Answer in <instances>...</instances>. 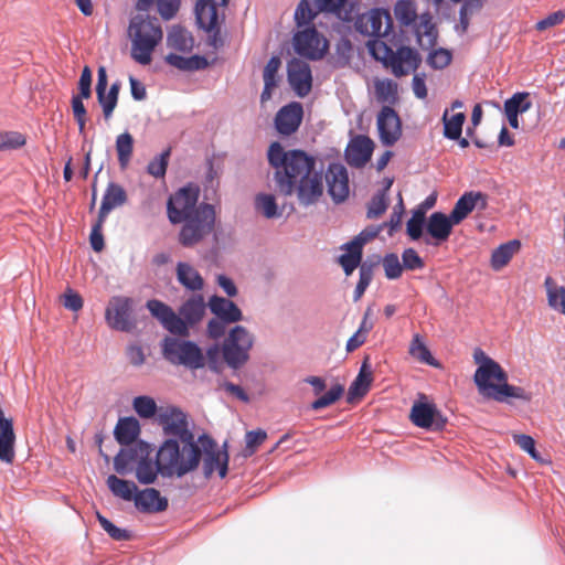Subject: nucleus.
I'll list each match as a JSON object with an SVG mask.
<instances>
[{"label": "nucleus", "mask_w": 565, "mask_h": 565, "mask_svg": "<svg viewBox=\"0 0 565 565\" xmlns=\"http://www.w3.org/2000/svg\"><path fill=\"white\" fill-rule=\"evenodd\" d=\"M166 436H174L182 444L179 459V478L199 468L202 460V470L205 479H210L217 471L221 479L228 472V443L225 440L222 448L216 440L206 433L195 439L188 423L186 414L178 406H168L158 415Z\"/></svg>", "instance_id": "nucleus-1"}, {"label": "nucleus", "mask_w": 565, "mask_h": 565, "mask_svg": "<svg viewBox=\"0 0 565 565\" xmlns=\"http://www.w3.org/2000/svg\"><path fill=\"white\" fill-rule=\"evenodd\" d=\"M268 163L276 169L274 180L278 191L289 196L294 193L300 205L316 204L323 194V166L317 168V159L301 149L286 151L279 141L270 143Z\"/></svg>", "instance_id": "nucleus-2"}, {"label": "nucleus", "mask_w": 565, "mask_h": 565, "mask_svg": "<svg viewBox=\"0 0 565 565\" xmlns=\"http://www.w3.org/2000/svg\"><path fill=\"white\" fill-rule=\"evenodd\" d=\"M199 201V188L186 185L167 201V215L171 224H182L178 242L191 248L201 243L215 226L216 213L213 204Z\"/></svg>", "instance_id": "nucleus-3"}, {"label": "nucleus", "mask_w": 565, "mask_h": 565, "mask_svg": "<svg viewBox=\"0 0 565 565\" xmlns=\"http://www.w3.org/2000/svg\"><path fill=\"white\" fill-rule=\"evenodd\" d=\"M180 444L174 436L167 438L159 447L156 458H142L135 467L136 478L141 484H151L158 475L163 478H179Z\"/></svg>", "instance_id": "nucleus-4"}, {"label": "nucleus", "mask_w": 565, "mask_h": 565, "mask_svg": "<svg viewBox=\"0 0 565 565\" xmlns=\"http://www.w3.org/2000/svg\"><path fill=\"white\" fill-rule=\"evenodd\" d=\"M162 29L156 17L136 14L129 21L128 36L131 40V56L141 64L151 62V54L162 40Z\"/></svg>", "instance_id": "nucleus-5"}, {"label": "nucleus", "mask_w": 565, "mask_h": 565, "mask_svg": "<svg viewBox=\"0 0 565 565\" xmlns=\"http://www.w3.org/2000/svg\"><path fill=\"white\" fill-rule=\"evenodd\" d=\"M367 50L372 58L391 68L395 77H402L409 72H416L422 64V55L416 49L401 45L396 51L384 41L369 40Z\"/></svg>", "instance_id": "nucleus-6"}, {"label": "nucleus", "mask_w": 565, "mask_h": 565, "mask_svg": "<svg viewBox=\"0 0 565 565\" xmlns=\"http://www.w3.org/2000/svg\"><path fill=\"white\" fill-rule=\"evenodd\" d=\"M161 352L172 365L195 371L205 366V356L199 344L192 340L166 337L161 342Z\"/></svg>", "instance_id": "nucleus-7"}, {"label": "nucleus", "mask_w": 565, "mask_h": 565, "mask_svg": "<svg viewBox=\"0 0 565 565\" xmlns=\"http://www.w3.org/2000/svg\"><path fill=\"white\" fill-rule=\"evenodd\" d=\"M230 0H198L194 7V15L198 26L207 32L209 45L220 49L224 45L222 38V23L225 15H218L217 7H227Z\"/></svg>", "instance_id": "nucleus-8"}, {"label": "nucleus", "mask_w": 565, "mask_h": 565, "mask_svg": "<svg viewBox=\"0 0 565 565\" xmlns=\"http://www.w3.org/2000/svg\"><path fill=\"white\" fill-rule=\"evenodd\" d=\"M254 337L243 326L233 327L222 345L223 360L232 370H239L249 360Z\"/></svg>", "instance_id": "nucleus-9"}, {"label": "nucleus", "mask_w": 565, "mask_h": 565, "mask_svg": "<svg viewBox=\"0 0 565 565\" xmlns=\"http://www.w3.org/2000/svg\"><path fill=\"white\" fill-rule=\"evenodd\" d=\"M348 0H300L295 10L297 26L308 25L321 12L332 13L344 22L352 20L351 9H345Z\"/></svg>", "instance_id": "nucleus-10"}, {"label": "nucleus", "mask_w": 565, "mask_h": 565, "mask_svg": "<svg viewBox=\"0 0 565 565\" xmlns=\"http://www.w3.org/2000/svg\"><path fill=\"white\" fill-rule=\"evenodd\" d=\"M355 29L362 35L380 41V38L388 36L393 32L394 23L387 9L373 8L369 14L358 17Z\"/></svg>", "instance_id": "nucleus-11"}, {"label": "nucleus", "mask_w": 565, "mask_h": 565, "mask_svg": "<svg viewBox=\"0 0 565 565\" xmlns=\"http://www.w3.org/2000/svg\"><path fill=\"white\" fill-rule=\"evenodd\" d=\"M132 306V299L129 297H113L105 310V319L108 327L116 331L131 332L136 328Z\"/></svg>", "instance_id": "nucleus-12"}, {"label": "nucleus", "mask_w": 565, "mask_h": 565, "mask_svg": "<svg viewBox=\"0 0 565 565\" xmlns=\"http://www.w3.org/2000/svg\"><path fill=\"white\" fill-rule=\"evenodd\" d=\"M294 50L301 57L318 61L324 56L328 42L315 25H309L294 35Z\"/></svg>", "instance_id": "nucleus-13"}, {"label": "nucleus", "mask_w": 565, "mask_h": 565, "mask_svg": "<svg viewBox=\"0 0 565 565\" xmlns=\"http://www.w3.org/2000/svg\"><path fill=\"white\" fill-rule=\"evenodd\" d=\"M126 447L121 448L114 458V469L121 476L130 473L135 469V465L137 466L142 458L153 451L152 445L142 439Z\"/></svg>", "instance_id": "nucleus-14"}, {"label": "nucleus", "mask_w": 565, "mask_h": 565, "mask_svg": "<svg viewBox=\"0 0 565 565\" xmlns=\"http://www.w3.org/2000/svg\"><path fill=\"white\" fill-rule=\"evenodd\" d=\"M411 420L419 428L440 431L447 424V418L434 403H414L411 409Z\"/></svg>", "instance_id": "nucleus-15"}, {"label": "nucleus", "mask_w": 565, "mask_h": 565, "mask_svg": "<svg viewBox=\"0 0 565 565\" xmlns=\"http://www.w3.org/2000/svg\"><path fill=\"white\" fill-rule=\"evenodd\" d=\"M379 138L383 146L392 147L402 137V121L397 111L390 105L383 106L377 114Z\"/></svg>", "instance_id": "nucleus-16"}, {"label": "nucleus", "mask_w": 565, "mask_h": 565, "mask_svg": "<svg viewBox=\"0 0 565 565\" xmlns=\"http://www.w3.org/2000/svg\"><path fill=\"white\" fill-rule=\"evenodd\" d=\"M455 225H458L451 220L450 214L444 212H434L427 218L426 236L424 243L427 246L438 247L449 239Z\"/></svg>", "instance_id": "nucleus-17"}, {"label": "nucleus", "mask_w": 565, "mask_h": 565, "mask_svg": "<svg viewBox=\"0 0 565 565\" xmlns=\"http://www.w3.org/2000/svg\"><path fill=\"white\" fill-rule=\"evenodd\" d=\"M488 398H492L499 403H509V398L520 399L524 403L532 401L533 394L521 386L511 385L508 383V373L505 372V380L492 383L491 380L488 385L479 390Z\"/></svg>", "instance_id": "nucleus-18"}, {"label": "nucleus", "mask_w": 565, "mask_h": 565, "mask_svg": "<svg viewBox=\"0 0 565 565\" xmlns=\"http://www.w3.org/2000/svg\"><path fill=\"white\" fill-rule=\"evenodd\" d=\"M473 359L475 362L479 364L473 375V381L478 390L488 385V382L492 379L495 381L505 380V371L502 366L488 356L481 349L478 348L475 350Z\"/></svg>", "instance_id": "nucleus-19"}, {"label": "nucleus", "mask_w": 565, "mask_h": 565, "mask_svg": "<svg viewBox=\"0 0 565 565\" xmlns=\"http://www.w3.org/2000/svg\"><path fill=\"white\" fill-rule=\"evenodd\" d=\"M328 193L335 204L343 203L349 196V174L347 168L338 162L330 163L326 173Z\"/></svg>", "instance_id": "nucleus-20"}, {"label": "nucleus", "mask_w": 565, "mask_h": 565, "mask_svg": "<svg viewBox=\"0 0 565 565\" xmlns=\"http://www.w3.org/2000/svg\"><path fill=\"white\" fill-rule=\"evenodd\" d=\"M374 141L365 135H356L352 138L344 151V158L350 167L361 169L371 160L374 151Z\"/></svg>", "instance_id": "nucleus-21"}, {"label": "nucleus", "mask_w": 565, "mask_h": 565, "mask_svg": "<svg viewBox=\"0 0 565 565\" xmlns=\"http://www.w3.org/2000/svg\"><path fill=\"white\" fill-rule=\"evenodd\" d=\"M287 79L298 97L307 96L312 87L310 65L298 58H292L287 65Z\"/></svg>", "instance_id": "nucleus-22"}, {"label": "nucleus", "mask_w": 565, "mask_h": 565, "mask_svg": "<svg viewBox=\"0 0 565 565\" xmlns=\"http://www.w3.org/2000/svg\"><path fill=\"white\" fill-rule=\"evenodd\" d=\"M302 118V105L298 102H291L277 111L274 119L275 128L280 135L290 136L299 129Z\"/></svg>", "instance_id": "nucleus-23"}, {"label": "nucleus", "mask_w": 565, "mask_h": 565, "mask_svg": "<svg viewBox=\"0 0 565 565\" xmlns=\"http://www.w3.org/2000/svg\"><path fill=\"white\" fill-rule=\"evenodd\" d=\"M17 436L13 427V419L6 417L0 407V461L12 465L15 458Z\"/></svg>", "instance_id": "nucleus-24"}, {"label": "nucleus", "mask_w": 565, "mask_h": 565, "mask_svg": "<svg viewBox=\"0 0 565 565\" xmlns=\"http://www.w3.org/2000/svg\"><path fill=\"white\" fill-rule=\"evenodd\" d=\"M210 311L220 320L235 323L243 319V312L238 306L228 298L213 295L207 302Z\"/></svg>", "instance_id": "nucleus-25"}, {"label": "nucleus", "mask_w": 565, "mask_h": 565, "mask_svg": "<svg viewBox=\"0 0 565 565\" xmlns=\"http://www.w3.org/2000/svg\"><path fill=\"white\" fill-rule=\"evenodd\" d=\"M362 237H354L350 242H347L341 245V249L345 250V253L341 254L338 257V263L342 267L345 276H350L355 268L362 265L363 258V246L364 244L361 242Z\"/></svg>", "instance_id": "nucleus-26"}, {"label": "nucleus", "mask_w": 565, "mask_h": 565, "mask_svg": "<svg viewBox=\"0 0 565 565\" xmlns=\"http://www.w3.org/2000/svg\"><path fill=\"white\" fill-rule=\"evenodd\" d=\"M168 505V499L154 488H146L139 491L135 498V507L143 513L163 512Z\"/></svg>", "instance_id": "nucleus-27"}, {"label": "nucleus", "mask_w": 565, "mask_h": 565, "mask_svg": "<svg viewBox=\"0 0 565 565\" xmlns=\"http://www.w3.org/2000/svg\"><path fill=\"white\" fill-rule=\"evenodd\" d=\"M127 200L126 190L116 182H109L105 189L97 216L106 220L114 209L124 205Z\"/></svg>", "instance_id": "nucleus-28"}, {"label": "nucleus", "mask_w": 565, "mask_h": 565, "mask_svg": "<svg viewBox=\"0 0 565 565\" xmlns=\"http://www.w3.org/2000/svg\"><path fill=\"white\" fill-rule=\"evenodd\" d=\"M206 306L207 303L204 302V298L201 294L192 295L181 305L179 313L186 322L188 329L194 327L203 319Z\"/></svg>", "instance_id": "nucleus-29"}, {"label": "nucleus", "mask_w": 565, "mask_h": 565, "mask_svg": "<svg viewBox=\"0 0 565 565\" xmlns=\"http://www.w3.org/2000/svg\"><path fill=\"white\" fill-rule=\"evenodd\" d=\"M373 381V374L369 358L362 362L358 376L351 383L348 390V402L351 403L355 398H362L366 395Z\"/></svg>", "instance_id": "nucleus-30"}, {"label": "nucleus", "mask_w": 565, "mask_h": 565, "mask_svg": "<svg viewBox=\"0 0 565 565\" xmlns=\"http://www.w3.org/2000/svg\"><path fill=\"white\" fill-rule=\"evenodd\" d=\"M139 434L140 424L134 416L119 418L114 429V437L121 446H129L139 440Z\"/></svg>", "instance_id": "nucleus-31"}, {"label": "nucleus", "mask_w": 565, "mask_h": 565, "mask_svg": "<svg viewBox=\"0 0 565 565\" xmlns=\"http://www.w3.org/2000/svg\"><path fill=\"white\" fill-rule=\"evenodd\" d=\"M478 200L484 202L483 193L480 191L465 192L455 203L454 209L449 213L451 220L460 224L478 205Z\"/></svg>", "instance_id": "nucleus-32"}, {"label": "nucleus", "mask_w": 565, "mask_h": 565, "mask_svg": "<svg viewBox=\"0 0 565 565\" xmlns=\"http://www.w3.org/2000/svg\"><path fill=\"white\" fill-rule=\"evenodd\" d=\"M166 63L183 72H196L205 70L209 66V61L205 56L194 54L185 57L177 53H169L164 57Z\"/></svg>", "instance_id": "nucleus-33"}, {"label": "nucleus", "mask_w": 565, "mask_h": 565, "mask_svg": "<svg viewBox=\"0 0 565 565\" xmlns=\"http://www.w3.org/2000/svg\"><path fill=\"white\" fill-rule=\"evenodd\" d=\"M167 45L174 51L190 53L194 47V38L185 28L173 25L167 35Z\"/></svg>", "instance_id": "nucleus-34"}, {"label": "nucleus", "mask_w": 565, "mask_h": 565, "mask_svg": "<svg viewBox=\"0 0 565 565\" xmlns=\"http://www.w3.org/2000/svg\"><path fill=\"white\" fill-rule=\"evenodd\" d=\"M177 280L185 289L198 291L203 288L204 281L200 273L189 263L179 262L177 264Z\"/></svg>", "instance_id": "nucleus-35"}, {"label": "nucleus", "mask_w": 565, "mask_h": 565, "mask_svg": "<svg viewBox=\"0 0 565 565\" xmlns=\"http://www.w3.org/2000/svg\"><path fill=\"white\" fill-rule=\"evenodd\" d=\"M381 257L374 256L372 259L366 258L360 267L359 273V281L355 286L354 292H353V300L358 301L361 299L367 287L370 286L373 275H374V268L380 264Z\"/></svg>", "instance_id": "nucleus-36"}, {"label": "nucleus", "mask_w": 565, "mask_h": 565, "mask_svg": "<svg viewBox=\"0 0 565 565\" xmlns=\"http://www.w3.org/2000/svg\"><path fill=\"white\" fill-rule=\"evenodd\" d=\"M521 248L519 239H511L507 243L499 245L491 254V267L494 270H500L513 257V255Z\"/></svg>", "instance_id": "nucleus-37"}, {"label": "nucleus", "mask_w": 565, "mask_h": 565, "mask_svg": "<svg viewBox=\"0 0 565 565\" xmlns=\"http://www.w3.org/2000/svg\"><path fill=\"white\" fill-rule=\"evenodd\" d=\"M106 484L115 497L125 501H135L136 494L139 492L134 481L120 479L115 475L108 476Z\"/></svg>", "instance_id": "nucleus-38"}, {"label": "nucleus", "mask_w": 565, "mask_h": 565, "mask_svg": "<svg viewBox=\"0 0 565 565\" xmlns=\"http://www.w3.org/2000/svg\"><path fill=\"white\" fill-rule=\"evenodd\" d=\"M418 19L419 22H415L413 25L417 42L422 45V36L425 35L428 38L429 46H435L437 43L438 32L433 22L431 13L429 11H425L419 14Z\"/></svg>", "instance_id": "nucleus-39"}, {"label": "nucleus", "mask_w": 565, "mask_h": 565, "mask_svg": "<svg viewBox=\"0 0 565 565\" xmlns=\"http://www.w3.org/2000/svg\"><path fill=\"white\" fill-rule=\"evenodd\" d=\"M465 120L466 115L463 113L454 114L448 118V109H446L443 114L444 137L449 140L459 139Z\"/></svg>", "instance_id": "nucleus-40"}, {"label": "nucleus", "mask_w": 565, "mask_h": 565, "mask_svg": "<svg viewBox=\"0 0 565 565\" xmlns=\"http://www.w3.org/2000/svg\"><path fill=\"white\" fill-rule=\"evenodd\" d=\"M394 14L403 26H413L416 19V6L413 0H398L394 6Z\"/></svg>", "instance_id": "nucleus-41"}, {"label": "nucleus", "mask_w": 565, "mask_h": 565, "mask_svg": "<svg viewBox=\"0 0 565 565\" xmlns=\"http://www.w3.org/2000/svg\"><path fill=\"white\" fill-rule=\"evenodd\" d=\"M116 150L120 168H127L134 150V138L128 131H125L117 136Z\"/></svg>", "instance_id": "nucleus-42"}, {"label": "nucleus", "mask_w": 565, "mask_h": 565, "mask_svg": "<svg viewBox=\"0 0 565 565\" xmlns=\"http://www.w3.org/2000/svg\"><path fill=\"white\" fill-rule=\"evenodd\" d=\"M530 93L527 92H516L510 98L504 102V111H509L512 114H524L532 107V102L530 100Z\"/></svg>", "instance_id": "nucleus-43"}, {"label": "nucleus", "mask_w": 565, "mask_h": 565, "mask_svg": "<svg viewBox=\"0 0 565 565\" xmlns=\"http://www.w3.org/2000/svg\"><path fill=\"white\" fill-rule=\"evenodd\" d=\"M482 0H463L459 10V23L455 26V30L459 34L467 32L469 26V17L482 8Z\"/></svg>", "instance_id": "nucleus-44"}, {"label": "nucleus", "mask_w": 565, "mask_h": 565, "mask_svg": "<svg viewBox=\"0 0 565 565\" xmlns=\"http://www.w3.org/2000/svg\"><path fill=\"white\" fill-rule=\"evenodd\" d=\"M427 218L422 216L420 212L413 211L411 218L406 222V234L412 241L424 239V232L426 231Z\"/></svg>", "instance_id": "nucleus-45"}, {"label": "nucleus", "mask_w": 565, "mask_h": 565, "mask_svg": "<svg viewBox=\"0 0 565 565\" xmlns=\"http://www.w3.org/2000/svg\"><path fill=\"white\" fill-rule=\"evenodd\" d=\"M344 393V386L342 384H334L330 387V390L323 394L320 395L317 399H315L310 404V408L312 411H320L326 407L331 406L334 404Z\"/></svg>", "instance_id": "nucleus-46"}, {"label": "nucleus", "mask_w": 565, "mask_h": 565, "mask_svg": "<svg viewBox=\"0 0 565 565\" xmlns=\"http://www.w3.org/2000/svg\"><path fill=\"white\" fill-rule=\"evenodd\" d=\"M375 94L380 102L393 105L397 102V84L391 79L375 83Z\"/></svg>", "instance_id": "nucleus-47"}, {"label": "nucleus", "mask_w": 565, "mask_h": 565, "mask_svg": "<svg viewBox=\"0 0 565 565\" xmlns=\"http://www.w3.org/2000/svg\"><path fill=\"white\" fill-rule=\"evenodd\" d=\"M96 519L103 530L115 541H127L130 540L131 533L126 529L118 527L111 521H109L105 515L99 512H96Z\"/></svg>", "instance_id": "nucleus-48"}, {"label": "nucleus", "mask_w": 565, "mask_h": 565, "mask_svg": "<svg viewBox=\"0 0 565 565\" xmlns=\"http://www.w3.org/2000/svg\"><path fill=\"white\" fill-rule=\"evenodd\" d=\"M161 326L173 335L183 338L189 337L186 322L182 319L180 313L177 315L174 311H171V313L161 322Z\"/></svg>", "instance_id": "nucleus-49"}, {"label": "nucleus", "mask_w": 565, "mask_h": 565, "mask_svg": "<svg viewBox=\"0 0 565 565\" xmlns=\"http://www.w3.org/2000/svg\"><path fill=\"white\" fill-rule=\"evenodd\" d=\"M255 205L266 218H274L280 215L275 196L271 194H258L255 200Z\"/></svg>", "instance_id": "nucleus-50"}, {"label": "nucleus", "mask_w": 565, "mask_h": 565, "mask_svg": "<svg viewBox=\"0 0 565 565\" xmlns=\"http://www.w3.org/2000/svg\"><path fill=\"white\" fill-rule=\"evenodd\" d=\"M132 406L135 412L141 418H151L157 413V404L154 399L147 395H140L134 398Z\"/></svg>", "instance_id": "nucleus-51"}, {"label": "nucleus", "mask_w": 565, "mask_h": 565, "mask_svg": "<svg viewBox=\"0 0 565 565\" xmlns=\"http://www.w3.org/2000/svg\"><path fill=\"white\" fill-rule=\"evenodd\" d=\"M381 262L387 279L395 280L402 276L403 265L399 262L397 254L387 253L383 258H381Z\"/></svg>", "instance_id": "nucleus-52"}, {"label": "nucleus", "mask_w": 565, "mask_h": 565, "mask_svg": "<svg viewBox=\"0 0 565 565\" xmlns=\"http://www.w3.org/2000/svg\"><path fill=\"white\" fill-rule=\"evenodd\" d=\"M170 157V149L164 150L149 161L147 172L154 178H163L167 172Z\"/></svg>", "instance_id": "nucleus-53"}, {"label": "nucleus", "mask_w": 565, "mask_h": 565, "mask_svg": "<svg viewBox=\"0 0 565 565\" xmlns=\"http://www.w3.org/2000/svg\"><path fill=\"white\" fill-rule=\"evenodd\" d=\"M411 353L416 356L420 362L430 365L438 366L439 363L433 356L429 349L419 340L418 335H416L411 345Z\"/></svg>", "instance_id": "nucleus-54"}, {"label": "nucleus", "mask_w": 565, "mask_h": 565, "mask_svg": "<svg viewBox=\"0 0 565 565\" xmlns=\"http://www.w3.org/2000/svg\"><path fill=\"white\" fill-rule=\"evenodd\" d=\"M451 58L450 51L439 47L430 51L427 56V64L434 70H444L451 63Z\"/></svg>", "instance_id": "nucleus-55"}, {"label": "nucleus", "mask_w": 565, "mask_h": 565, "mask_svg": "<svg viewBox=\"0 0 565 565\" xmlns=\"http://www.w3.org/2000/svg\"><path fill=\"white\" fill-rule=\"evenodd\" d=\"M26 142L25 137L18 131H7L0 134V151L14 150L23 147Z\"/></svg>", "instance_id": "nucleus-56"}, {"label": "nucleus", "mask_w": 565, "mask_h": 565, "mask_svg": "<svg viewBox=\"0 0 565 565\" xmlns=\"http://www.w3.org/2000/svg\"><path fill=\"white\" fill-rule=\"evenodd\" d=\"M267 438V433L264 429H255L247 431L245 435V456H252L255 454L258 446H260Z\"/></svg>", "instance_id": "nucleus-57"}, {"label": "nucleus", "mask_w": 565, "mask_h": 565, "mask_svg": "<svg viewBox=\"0 0 565 565\" xmlns=\"http://www.w3.org/2000/svg\"><path fill=\"white\" fill-rule=\"evenodd\" d=\"M387 209V198L383 193H375L367 205L366 217L375 218L382 215Z\"/></svg>", "instance_id": "nucleus-58"}, {"label": "nucleus", "mask_w": 565, "mask_h": 565, "mask_svg": "<svg viewBox=\"0 0 565 565\" xmlns=\"http://www.w3.org/2000/svg\"><path fill=\"white\" fill-rule=\"evenodd\" d=\"M403 269L416 270L425 267V262L414 248H405L402 253Z\"/></svg>", "instance_id": "nucleus-59"}, {"label": "nucleus", "mask_w": 565, "mask_h": 565, "mask_svg": "<svg viewBox=\"0 0 565 565\" xmlns=\"http://www.w3.org/2000/svg\"><path fill=\"white\" fill-rule=\"evenodd\" d=\"M154 2L158 13L166 21L174 18L181 6V0H154Z\"/></svg>", "instance_id": "nucleus-60"}, {"label": "nucleus", "mask_w": 565, "mask_h": 565, "mask_svg": "<svg viewBox=\"0 0 565 565\" xmlns=\"http://www.w3.org/2000/svg\"><path fill=\"white\" fill-rule=\"evenodd\" d=\"M513 439L515 444L524 450L531 458H533L536 461L541 460L540 454L535 448V440L530 436L525 434H519L514 435Z\"/></svg>", "instance_id": "nucleus-61"}, {"label": "nucleus", "mask_w": 565, "mask_h": 565, "mask_svg": "<svg viewBox=\"0 0 565 565\" xmlns=\"http://www.w3.org/2000/svg\"><path fill=\"white\" fill-rule=\"evenodd\" d=\"M97 102L103 109V115L106 120H108L118 104V99L115 96L110 95L107 90H103L96 93Z\"/></svg>", "instance_id": "nucleus-62"}, {"label": "nucleus", "mask_w": 565, "mask_h": 565, "mask_svg": "<svg viewBox=\"0 0 565 565\" xmlns=\"http://www.w3.org/2000/svg\"><path fill=\"white\" fill-rule=\"evenodd\" d=\"M105 218H100L97 216V220L92 226V232L89 235V242L93 250L102 252L105 247L104 236L102 233L103 225L105 223Z\"/></svg>", "instance_id": "nucleus-63"}, {"label": "nucleus", "mask_w": 565, "mask_h": 565, "mask_svg": "<svg viewBox=\"0 0 565 565\" xmlns=\"http://www.w3.org/2000/svg\"><path fill=\"white\" fill-rule=\"evenodd\" d=\"M147 309L150 311L160 323L173 311V309L167 303L158 299H151L147 301Z\"/></svg>", "instance_id": "nucleus-64"}]
</instances>
